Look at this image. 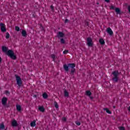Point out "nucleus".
Listing matches in <instances>:
<instances>
[{
  "label": "nucleus",
  "mask_w": 130,
  "mask_h": 130,
  "mask_svg": "<svg viewBox=\"0 0 130 130\" xmlns=\"http://www.w3.org/2000/svg\"><path fill=\"white\" fill-rule=\"evenodd\" d=\"M68 22H69V19H66L65 20H64V23L66 24H67V23H68Z\"/></svg>",
  "instance_id": "c9c22d12"
},
{
  "label": "nucleus",
  "mask_w": 130,
  "mask_h": 130,
  "mask_svg": "<svg viewBox=\"0 0 130 130\" xmlns=\"http://www.w3.org/2000/svg\"><path fill=\"white\" fill-rule=\"evenodd\" d=\"M105 2L106 3H109L110 2V0H105Z\"/></svg>",
  "instance_id": "58836bf2"
},
{
  "label": "nucleus",
  "mask_w": 130,
  "mask_h": 130,
  "mask_svg": "<svg viewBox=\"0 0 130 130\" xmlns=\"http://www.w3.org/2000/svg\"><path fill=\"white\" fill-rule=\"evenodd\" d=\"M42 96L43 98H44V99H47V98H48V94H47L46 92H44L42 95Z\"/></svg>",
  "instance_id": "2eb2a0df"
},
{
  "label": "nucleus",
  "mask_w": 130,
  "mask_h": 130,
  "mask_svg": "<svg viewBox=\"0 0 130 130\" xmlns=\"http://www.w3.org/2000/svg\"><path fill=\"white\" fill-rule=\"evenodd\" d=\"M64 36V34L61 31H59L57 34L58 38H62Z\"/></svg>",
  "instance_id": "9d476101"
},
{
  "label": "nucleus",
  "mask_w": 130,
  "mask_h": 130,
  "mask_svg": "<svg viewBox=\"0 0 130 130\" xmlns=\"http://www.w3.org/2000/svg\"><path fill=\"white\" fill-rule=\"evenodd\" d=\"M76 72V69H75V68H72L71 69V76L72 77H73V76H74V73Z\"/></svg>",
  "instance_id": "a211bd4d"
},
{
  "label": "nucleus",
  "mask_w": 130,
  "mask_h": 130,
  "mask_svg": "<svg viewBox=\"0 0 130 130\" xmlns=\"http://www.w3.org/2000/svg\"><path fill=\"white\" fill-rule=\"evenodd\" d=\"M107 32L110 36H112L113 35V31H112V29L110 27H108L107 29Z\"/></svg>",
  "instance_id": "1a4fd4ad"
},
{
  "label": "nucleus",
  "mask_w": 130,
  "mask_h": 130,
  "mask_svg": "<svg viewBox=\"0 0 130 130\" xmlns=\"http://www.w3.org/2000/svg\"><path fill=\"white\" fill-rule=\"evenodd\" d=\"M99 43L100 44H101V45H104V44H105V41L103 39H100Z\"/></svg>",
  "instance_id": "4468645a"
},
{
  "label": "nucleus",
  "mask_w": 130,
  "mask_h": 130,
  "mask_svg": "<svg viewBox=\"0 0 130 130\" xmlns=\"http://www.w3.org/2000/svg\"><path fill=\"white\" fill-rule=\"evenodd\" d=\"M6 39H9V38H10V34H9V32L6 33Z\"/></svg>",
  "instance_id": "a878e982"
},
{
  "label": "nucleus",
  "mask_w": 130,
  "mask_h": 130,
  "mask_svg": "<svg viewBox=\"0 0 130 130\" xmlns=\"http://www.w3.org/2000/svg\"><path fill=\"white\" fill-rule=\"evenodd\" d=\"M0 27L1 29V31L3 32H5L7 31V28H6V25L3 23H0Z\"/></svg>",
  "instance_id": "423d86ee"
},
{
  "label": "nucleus",
  "mask_w": 130,
  "mask_h": 130,
  "mask_svg": "<svg viewBox=\"0 0 130 130\" xmlns=\"http://www.w3.org/2000/svg\"><path fill=\"white\" fill-rule=\"evenodd\" d=\"M115 12H116L117 15H120V14H121L120 9H119V8H116L115 9Z\"/></svg>",
  "instance_id": "ddd939ff"
},
{
  "label": "nucleus",
  "mask_w": 130,
  "mask_h": 130,
  "mask_svg": "<svg viewBox=\"0 0 130 130\" xmlns=\"http://www.w3.org/2000/svg\"><path fill=\"white\" fill-rule=\"evenodd\" d=\"M76 124H77V125H81V122H79V121H76L75 122Z\"/></svg>",
  "instance_id": "72a5a7b5"
},
{
  "label": "nucleus",
  "mask_w": 130,
  "mask_h": 130,
  "mask_svg": "<svg viewBox=\"0 0 130 130\" xmlns=\"http://www.w3.org/2000/svg\"><path fill=\"white\" fill-rule=\"evenodd\" d=\"M127 10H128L129 13H130V6H128Z\"/></svg>",
  "instance_id": "4c0bfd02"
},
{
  "label": "nucleus",
  "mask_w": 130,
  "mask_h": 130,
  "mask_svg": "<svg viewBox=\"0 0 130 130\" xmlns=\"http://www.w3.org/2000/svg\"><path fill=\"white\" fill-rule=\"evenodd\" d=\"M36 125V120H34L32 122H30V126L34 127Z\"/></svg>",
  "instance_id": "f3484780"
},
{
  "label": "nucleus",
  "mask_w": 130,
  "mask_h": 130,
  "mask_svg": "<svg viewBox=\"0 0 130 130\" xmlns=\"http://www.w3.org/2000/svg\"><path fill=\"white\" fill-rule=\"evenodd\" d=\"M51 57L53 59V61H54L55 60V55L54 54H51Z\"/></svg>",
  "instance_id": "b1692460"
},
{
  "label": "nucleus",
  "mask_w": 130,
  "mask_h": 130,
  "mask_svg": "<svg viewBox=\"0 0 130 130\" xmlns=\"http://www.w3.org/2000/svg\"><path fill=\"white\" fill-rule=\"evenodd\" d=\"M39 110L41 111V112H44L45 109H44V107L41 106L39 108Z\"/></svg>",
  "instance_id": "dca6fc26"
},
{
  "label": "nucleus",
  "mask_w": 130,
  "mask_h": 130,
  "mask_svg": "<svg viewBox=\"0 0 130 130\" xmlns=\"http://www.w3.org/2000/svg\"><path fill=\"white\" fill-rule=\"evenodd\" d=\"M76 67V64L75 63H69L68 64H64L63 65V69L65 72H69V68H71V69H74Z\"/></svg>",
  "instance_id": "f03ea898"
},
{
  "label": "nucleus",
  "mask_w": 130,
  "mask_h": 130,
  "mask_svg": "<svg viewBox=\"0 0 130 130\" xmlns=\"http://www.w3.org/2000/svg\"><path fill=\"white\" fill-rule=\"evenodd\" d=\"M16 109H17V111H21V106L19 105H16Z\"/></svg>",
  "instance_id": "aec40b11"
},
{
  "label": "nucleus",
  "mask_w": 130,
  "mask_h": 130,
  "mask_svg": "<svg viewBox=\"0 0 130 130\" xmlns=\"http://www.w3.org/2000/svg\"><path fill=\"white\" fill-rule=\"evenodd\" d=\"M54 106L55 108H58V104H57V102H54Z\"/></svg>",
  "instance_id": "bb28decb"
},
{
  "label": "nucleus",
  "mask_w": 130,
  "mask_h": 130,
  "mask_svg": "<svg viewBox=\"0 0 130 130\" xmlns=\"http://www.w3.org/2000/svg\"><path fill=\"white\" fill-rule=\"evenodd\" d=\"M119 130H125V127L124 126H120L118 127Z\"/></svg>",
  "instance_id": "cd10ccee"
},
{
  "label": "nucleus",
  "mask_w": 130,
  "mask_h": 130,
  "mask_svg": "<svg viewBox=\"0 0 130 130\" xmlns=\"http://www.w3.org/2000/svg\"><path fill=\"white\" fill-rule=\"evenodd\" d=\"M15 30L17 31V32H19V31H20V27L18 26H15Z\"/></svg>",
  "instance_id": "c85d7f7f"
},
{
  "label": "nucleus",
  "mask_w": 130,
  "mask_h": 130,
  "mask_svg": "<svg viewBox=\"0 0 130 130\" xmlns=\"http://www.w3.org/2000/svg\"><path fill=\"white\" fill-rule=\"evenodd\" d=\"M87 44L89 47H92L93 46V40L91 38H87Z\"/></svg>",
  "instance_id": "39448f33"
},
{
  "label": "nucleus",
  "mask_w": 130,
  "mask_h": 130,
  "mask_svg": "<svg viewBox=\"0 0 130 130\" xmlns=\"http://www.w3.org/2000/svg\"><path fill=\"white\" fill-rule=\"evenodd\" d=\"M5 94H6V95H10V91H9V90H6V91H5Z\"/></svg>",
  "instance_id": "473e14b6"
},
{
  "label": "nucleus",
  "mask_w": 130,
  "mask_h": 130,
  "mask_svg": "<svg viewBox=\"0 0 130 130\" xmlns=\"http://www.w3.org/2000/svg\"><path fill=\"white\" fill-rule=\"evenodd\" d=\"M5 128H6V127L5 126V124H4V123L0 124V129L4 130Z\"/></svg>",
  "instance_id": "412c9836"
},
{
  "label": "nucleus",
  "mask_w": 130,
  "mask_h": 130,
  "mask_svg": "<svg viewBox=\"0 0 130 130\" xmlns=\"http://www.w3.org/2000/svg\"><path fill=\"white\" fill-rule=\"evenodd\" d=\"M35 97H36V95H35Z\"/></svg>",
  "instance_id": "c03bdc74"
},
{
  "label": "nucleus",
  "mask_w": 130,
  "mask_h": 130,
  "mask_svg": "<svg viewBox=\"0 0 130 130\" xmlns=\"http://www.w3.org/2000/svg\"><path fill=\"white\" fill-rule=\"evenodd\" d=\"M50 9H51L52 12H54V7H53V6H52V5L51 6Z\"/></svg>",
  "instance_id": "2f4dec72"
},
{
  "label": "nucleus",
  "mask_w": 130,
  "mask_h": 130,
  "mask_svg": "<svg viewBox=\"0 0 130 130\" xmlns=\"http://www.w3.org/2000/svg\"><path fill=\"white\" fill-rule=\"evenodd\" d=\"M63 54H67L68 53H69V50H65L63 51Z\"/></svg>",
  "instance_id": "7c9ffc66"
},
{
  "label": "nucleus",
  "mask_w": 130,
  "mask_h": 130,
  "mask_svg": "<svg viewBox=\"0 0 130 130\" xmlns=\"http://www.w3.org/2000/svg\"><path fill=\"white\" fill-rule=\"evenodd\" d=\"M40 28L42 31H45V30L44 29V27H43V26H42V24H41Z\"/></svg>",
  "instance_id": "c756f323"
},
{
  "label": "nucleus",
  "mask_w": 130,
  "mask_h": 130,
  "mask_svg": "<svg viewBox=\"0 0 130 130\" xmlns=\"http://www.w3.org/2000/svg\"><path fill=\"white\" fill-rule=\"evenodd\" d=\"M0 62H2V57H0Z\"/></svg>",
  "instance_id": "79ce46f5"
},
{
  "label": "nucleus",
  "mask_w": 130,
  "mask_h": 130,
  "mask_svg": "<svg viewBox=\"0 0 130 130\" xmlns=\"http://www.w3.org/2000/svg\"><path fill=\"white\" fill-rule=\"evenodd\" d=\"M2 51L3 52H6V54L10 56V58H11L12 59L16 60L17 59V56L15 55V53H14V51L12 50H8V48L6 46H3L2 47Z\"/></svg>",
  "instance_id": "f257e3e1"
},
{
  "label": "nucleus",
  "mask_w": 130,
  "mask_h": 130,
  "mask_svg": "<svg viewBox=\"0 0 130 130\" xmlns=\"http://www.w3.org/2000/svg\"><path fill=\"white\" fill-rule=\"evenodd\" d=\"M15 77H16V79L17 84L19 87H21V85L22 84V79H21V77L20 76H19L18 75H15Z\"/></svg>",
  "instance_id": "20e7f679"
},
{
  "label": "nucleus",
  "mask_w": 130,
  "mask_h": 130,
  "mask_svg": "<svg viewBox=\"0 0 130 130\" xmlns=\"http://www.w3.org/2000/svg\"><path fill=\"white\" fill-rule=\"evenodd\" d=\"M11 125L12 126H13V127H17V126H18V122L17 121V120L13 119L11 121Z\"/></svg>",
  "instance_id": "6e6552de"
},
{
  "label": "nucleus",
  "mask_w": 130,
  "mask_h": 130,
  "mask_svg": "<svg viewBox=\"0 0 130 130\" xmlns=\"http://www.w3.org/2000/svg\"><path fill=\"white\" fill-rule=\"evenodd\" d=\"M104 110H105L106 112L108 113V114H111L112 113L111 111H110L108 108L104 109Z\"/></svg>",
  "instance_id": "4be33fe9"
},
{
  "label": "nucleus",
  "mask_w": 130,
  "mask_h": 130,
  "mask_svg": "<svg viewBox=\"0 0 130 130\" xmlns=\"http://www.w3.org/2000/svg\"><path fill=\"white\" fill-rule=\"evenodd\" d=\"M62 120H63V121H67V118L66 117H63L62 118Z\"/></svg>",
  "instance_id": "f704fd0d"
},
{
  "label": "nucleus",
  "mask_w": 130,
  "mask_h": 130,
  "mask_svg": "<svg viewBox=\"0 0 130 130\" xmlns=\"http://www.w3.org/2000/svg\"><path fill=\"white\" fill-rule=\"evenodd\" d=\"M112 74L113 76L112 80L113 82H115V83H117V82H118V76H119V72H118V70L115 71L112 73Z\"/></svg>",
  "instance_id": "7ed1b4c3"
},
{
  "label": "nucleus",
  "mask_w": 130,
  "mask_h": 130,
  "mask_svg": "<svg viewBox=\"0 0 130 130\" xmlns=\"http://www.w3.org/2000/svg\"><path fill=\"white\" fill-rule=\"evenodd\" d=\"M64 96V97H69L70 96V94L67 89H64L63 91Z\"/></svg>",
  "instance_id": "f8f14e48"
},
{
  "label": "nucleus",
  "mask_w": 130,
  "mask_h": 130,
  "mask_svg": "<svg viewBox=\"0 0 130 130\" xmlns=\"http://www.w3.org/2000/svg\"><path fill=\"white\" fill-rule=\"evenodd\" d=\"M86 95H87V96H91L92 95V92H91L90 90H87L86 91Z\"/></svg>",
  "instance_id": "6ab92c4d"
},
{
  "label": "nucleus",
  "mask_w": 130,
  "mask_h": 130,
  "mask_svg": "<svg viewBox=\"0 0 130 130\" xmlns=\"http://www.w3.org/2000/svg\"><path fill=\"white\" fill-rule=\"evenodd\" d=\"M113 108H115V106H113Z\"/></svg>",
  "instance_id": "37998d69"
},
{
  "label": "nucleus",
  "mask_w": 130,
  "mask_h": 130,
  "mask_svg": "<svg viewBox=\"0 0 130 130\" xmlns=\"http://www.w3.org/2000/svg\"><path fill=\"white\" fill-rule=\"evenodd\" d=\"M60 43L61 44H64V43H66V40H64V39H63V38H61L60 39Z\"/></svg>",
  "instance_id": "5701e85b"
},
{
  "label": "nucleus",
  "mask_w": 130,
  "mask_h": 130,
  "mask_svg": "<svg viewBox=\"0 0 130 130\" xmlns=\"http://www.w3.org/2000/svg\"><path fill=\"white\" fill-rule=\"evenodd\" d=\"M110 9H111V10H114V6H111L110 7Z\"/></svg>",
  "instance_id": "e433bc0d"
},
{
  "label": "nucleus",
  "mask_w": 130,
  "mask_h": 130,
  "mask_svg": "<svg viewBox=\"0 0 130 130\" xmlns=\"http://www.w3.org/2000/svg\"><path fill=\"white\" fill-rule=\"evenodd\" d=\"M128 111H130V107H128Z\"/></svg>",
  "instance_id": "a19ab883"
},
{
  "label": "nucleus",
  "mask_w": 130,
  "mask_h": 130,
  "mask_svg": "<svg viewBox=\"0 0 130 130\" xmlns=\"http://www.w3.org/2000/svg\"><path fill=\"white\" fill-rule=\"evenodd\" d=\"M84 24L86 27H89V22L85 21Z\"/></svg>",
  "instance_id": "393cba45"
},
{
  "label": "nucleus",
  "mask_w": 130,
  "mask_h": 130,
  "mask_svg": "<svg viewBox=\"0 0 130 130\" xmlns=\"http://www.w3.org/2000/svg\"><path fill=\"white\" fill-rule=\"evenodd\" d=\"M8 103V98L6 97H3L2 100V104L4 106H6L7 105V103Z\"/></svg>",
  "instance_id": "0eeeda50"
},
{
  "label": "nucleus",
  "mask_w": 130,
  "mask_h": 130,
  "mask_svg": "<svg viewBox=\"0 0 130 130\" xmlns=\"http://www.w3.org/2000/svg\"><path fill=\"white\" fill-rule=\"evenodd\" d=\"M90 98L91 100H92V99H94V98L93 96H90Z\"/></svg>",
  "instance_id": "ea45409f"
},
{
  "label": "nucleus",
  "mask_w": 130,
  "mask_h": 130,
  "mask_svg": "<svg viewBox=\"0 0 130 130\" xmlns=\"http://www.w3.org/2000/svg\"><path fill=\"white\" fill-rule=\"evenodd\" d=\"M21 35L23 37H27V31L24 29H22L21 32Z\"/></svg>",
  "instance_id": "9b49d317"
}]
</instances>
